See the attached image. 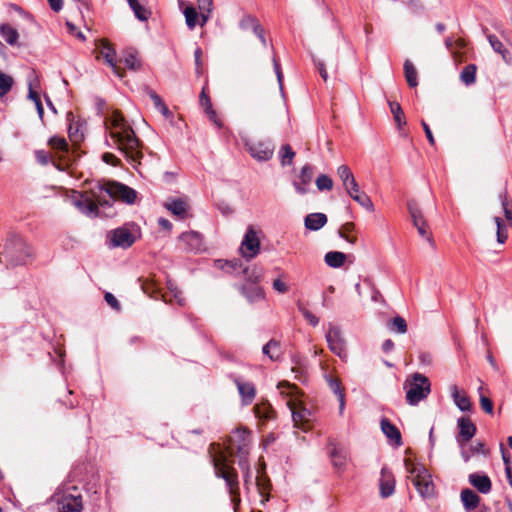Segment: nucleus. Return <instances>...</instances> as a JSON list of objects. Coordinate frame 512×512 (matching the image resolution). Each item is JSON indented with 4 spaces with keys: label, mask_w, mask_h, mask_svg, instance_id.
<instances>
[{
    "label": "nucleus",
    "mask_w": 512,
    "mask_h": 512,
    "mask_svg": "<svg viewBox=\"0 0 512 512\" xmlns=\"http://www.w3.org/2000/svg\"><path fill=\"white\" fill-rule=\"evenodd\" d=\"M382 478L380 480V494L383 498L391 496L395 491V481L391 474L386 472L385 468L381 470Z\"/></svg>",
    "instance_id": "nucleus-26"
},
{
    "label": "nucleus",
    "mask_w": 512,
    "mask_h": 512,
    "mask_svg": "<svg viewBox=\"0 0 512 512\" xmlns=\"http://www.w3.org/2000/svg\"><path fill=\"white\" fill-rule=\"evenodd\" d=\"M314 169L310 164H305L297 180L292 182L295 191L300 195H305L310 191V184L313 179Z\"/></svg>",
    "instance_id": "nucleus-13"
},
{
    "label": "nucleus",
    "mask_w": 512,
    "mask_h": 512,
    "mask_svg": "<svg viewBox=\"0 0 512 512\" xmlns=\"http://www.w3.org/2000/svg\"><path fill=\"white\" fill-rule=\"evenodd\" d=\"M92 192V189L90 190ZM92 198L86 197L82 193L75 192L72 195V204L83 214L88 216H98V206H101L96 197L91 193Z\"/></svg>",
    "instance_id": "nucleus-10"
},
{
    "label": "nucleus",
    "mask_w": 512,
    "mask_h": 512,
    "mask_svg": "<svg viewBox=\"0 0 512 512\" xmlns=\"http://www.w3.org/2000/svg\"><path fill=\"white\" fill-rule=\"evenodd\" d=\"M30 256V248L23 238L15 233H9L4 251L0 255V262L5 263L7 267L24 265Z\"/></svg>",
    "instance_id": "nucleus-3"
},
{
    "label": "nucleus",
    "mask_w": 512,
    "mask_h": 512,
    "mask_svg": "<svg viewBox=\"0 0 512 512\" xmlns=\"http://www.w3.org/2000/svg\"><path fill=\"white\" fill-rule=\"evenodd\" d=\"M259 24V21L254 16L246 15L241 19L239 26L242 30L252 29L253 31L255 26H258Z\"/></svg>",
    "instance_id": "nucleus-50"
},
{
    "label": "nucleus",
    "mask_w": 512,
    "mask_h": 512,
    "mask_svg": "<svg viewBox=\"0 0 512 512\" xmlns=\"http://www.w3.org/2000/svg\"><path fill=\"white\" fill-rule=\"evenodd\" d=\"M124 65L130 70H138L140 62L134 54H128L122 59Z\"/></svg>",
    "instance_id": "nucleus-53"
},
{
    "label": "nucleus",
    "mask_w": 512,
    "mask_h": 512,
    "mask_svg": "<svg viewBox=\"0 0 512 512\" xmlns=\"http://www.w3.org/2000/svg\"><path fill=\"white\" fill-rule=\"evenodd\" d=\"M316 186L320 191H329L333 188V180L326 174H320L316 179Z\"/></svg>",
    "instance_id": "nucleus-48"
},
{
    "label": "nucleus",
    "mask_w": 512,
    "mask_h": 512,
    "mask_svg": "<svg viewBox=\"0 0 512 512\" xmlns=\"http://www.w3.org/2000/svg\"><path fill=\"white\" fill-rule=\"evenodd\" d=\"M352 199L354 201H356L360 206L365 208L366 210L371 211V212L374 211L373 202H372L371 198L365 192L355 194L352 197Z\"/></svg>",
    "instance_id": "nucleus-46"
},
{
    "label": "nucleus",
    "mask_w": 512,
    "mask_h": 512,
    "mask_svg": "<svg viewBox=\"0 0 512 512\" xmlns=\"http://www.w3.org/2000/svg\"><path fill=\"white\" fill-rule=\"evenodd\" d=\"M104 299L107 302V304L110 305L113 309H116V310L120 309L119 301L116 299V297L112 293L106 292Z\"/></svg>",
    "instance_id": "nucleus-62"
},
{
    "label": "nucleus",
    "mask_w": 512,
    "mask_h": 512,
    "mask_svg": "<svg viewBox=\"0 0 512 512\" xmlns=\"http://www.w3.org/2000/svg\"><path fill=\"white\" fill-rule=\"evenodd\" d=\"M256 417L261 420H269L273 418L274 411L269 406H255L254 407Z\"/></svg>",
    "instance_id": "nucleus-49"
},
{
    "label": "nucleus",
    "mask_w": 512,
    "mask_h": 512,
    "mask_svg": "<svg viewBox=\"0 0 512 512\" xmlns=\"http://www.w3.org/2000/svg\"><path fill=\"white\" fill-rule=\"evenodd\" d=\"M327 221V216L324 213H310L304 219V226L307 230L318 231L325 226Z\"/></svg>",
    "instance_id": "nucleus-21"
},
{
    "label": "nucleus",
    "mask_w": 512,
    "mask_h": 512,
    "mask_svg": "<svg viewBox=\"0 0 512 512\" xmlns=\"http://www.w3.org/2000/svg\"><path fill=\"white\" fill-rule=\"evenodd\" d=\"M238 465L244 473V484H247V477L250 475V465L247 457L241 456L238 460Z\"/></svg>",
    "instance_id": "nucleus-56"
},
{
    "label": "nucleus",
    "mask_w": 512,
    "mask_h": 512,
    "mask_svg": "<svg viewBox=\"0 0 512 512\" xmlns=\"http://www.w3.org/2000/svg\"><path fill=\"white\" fill-rule=\"evenodd\" d=\"M241 293L251 304L261 301L265 298L264 291L255 283H248L241 286Z\"/></svg>",
    "instance_id": "nucleus-20"
},
{
    "label": "nucleus",
    "mask_w": 512,
    "mask_h": 512,
    "mask_svg": "<svg viewBox=\"0 0 512 512\" xmlns=\"http://www.w3.org/2000/svg\"><path fill=\"white\" fill-rule=\"evenodd\" d=\"M34 154H35V158L39 164L47 165L49 163L50 157L46 151L36 150Z\"/></svg>",
    "instance_id": "nucleus-60"
},
{
    "label": "nucleus",
    "mask_w": 512,
    "mask_h": 512,
    "mask_svg": "<svg viewBox=\"0 0 512 512\" xmlns=\"http://www.w3.org/2000/svg\"><path fill=\"white\" fill-rule=\"evenodd\" d=\"M469 483L480 493L487 494L491 491L492 483L486 474L472 473L469 475Z\"/></svg>",
    "instance_id": "nucleus-19"
},
{
    "label": "nucleus",
    "mask_w": 512,
    "mask_h": 512,
    "mask_svg": "<svg viewBox=\"0 0 512 512\" xmlns=\"http://www.w3.org/2000/svg\"><path fill=\"white\" fill-rule=\"evenodd\" d=\"M241 255L247 261L255 258L260 252V239L258 232L253 226H248L246 233L242 239L240 248Z\"/></svg>",
    "instance_id": "nucleus-7"
},
{
    "label": "nucleus",
    "mask_w": 512,
    "mask_h": 512,
    "mask_svg": "<svg viewBox=\"0 0 512 512\" xmlns=\"http://www.w3.org/2000/svg\"><path fill=\"white\" fill-rule=\"evenodd\" d=\"M104 124L108 132L106 146L120 151L130 162H137L142 157L140 140L123 115L113 111L105 117Z\"/></svg>",
    "instance_id": "nucleus-1"
},
{
    "label": "nucleus",
    "mask_w": 512,
    "mask_h": 512,
    "mask_svg": "<svg viewBox=\"0 0 512 512\" xmlns=\"http://www.w3.org/2000/svg\"><path fill=\"white\" fill-rule=\"evenodd\" d=\"M0 35L11 46H15L18 43L19 33L9 24H0Z\"/></svg>",
    "instance_id": "nucleus-29"
},
{
    "label": "nucleus",
    "mask_w": 512,
    "mask_h": 512,
    "mask_svg": "<svg viewBox=\"0 0 512 512\" xmlns=\"http://www.w3.org/2000/svg\"><path fill=\"white\" fill-rule=\"evenodd\" d=\"M226 264L233 270L237 271L238 269H241L244 276H247L248 273V267H242V263L240 260H231L227 261Z\"/></svg>",
    "instance_id": "nucleus-61"
},
{
    "label": "nucleus",
    "mask_w": 512,
    "mask_h": 512,
    "mask_svg": "<svg viewBox=\"0 0 512 512\" xmlns=\"http://www.w3.org/2000/svg\"><path fill=\"white\" fill-rule=\"evenodd\" d=\"M164 207L180 219H185L188 215L189 205L184 198H168Z\"/></svg>",
    "instance_id": "nucleus-17"
},
{
    "label": "nucleus",
    "mask_w": 512,
    "mask_h": 512,
    "mask_svg": "<svg viewBox=\"0 0 512 512\" xmlns=\"http://www.w3.org/2000/svg\"><path fill=\"white\" fill-rule=\"evenodd\" d=\"M404 387L407 389L406 401L411 406H416L431 392L429 379L421 373H414L410 380H406Z\"/></svg>",
    "instance_id": "nucleus-5"
},
{
    "label": "nucleus",
    "mask_w": 512,
    "mask_h": 512,
    "mask_svg": "<svg viewBox=\"0 0 512 512\" xmlns=\"http://www.w3.org/2000/svg\"><path fill=\"white\" fill-rule=\"evenodd\" d=\"M383 434L397 446L402 445V438L399 429L392 424L387 418H382L380 422Z\"/></svg>",
    "instance_id": "nucleus-22"
},
{
    "label": "nucleus",
    "mask_w": 512,
    "mask_h": 512,
    "mask_svg": "<svg viewBox=\"0 0 512 512\" xmlns=\"http://www.w3.org/2000/svg\"><path fill=\"white\" fill-rule=\"evenodd\" d=\"M298 310L313 327L319 324V318L307 310L301 303H298Z\"/></svg>",
    "instance_id": "nucleus-52"
},
{
    "label": "nucleus",
    "mask_w": 512,
    "mask_h": 512,
    "mask_svg": "<svg viewBox=\"0 0 512 512\" xmlns=\"http://www.w3.org/2000/svg\"><path fill=\"white\" fill-rule=\"evenodd\" d=\"M404 73H405V78H406L408 85L411 88L416 87L418 85V74H417L415 66L408 59L405 60V62H404Z\"/></svg>",
    "instance_id": "nucleus-36"
},
{
    "label": "nucleus",
    "mask_w": 512,
    "mask_h": 512,
    "mask_svg": "<svg viewBox=\"0 0 512 512\" xmlns=\"http://www.w3.org/2000/svg\"><path fill=\"white\" fill-rule=\"evenodd\" d=\"M407 472L413 477V484L419 494L424 498L432 497L434 494V484L427 469L422 465H413L410 460L404 461Z\"/></svg>",
    "instance_id": "nucleus-6"
},
{
    "label": "nucleus",
    "mask_w": 512,
    "mask_h": 512,
    "mask_svg": "<svg viewBox=\"0 0 512 512\" xmlns=\"http://www.w3.org/2000/svg\"><path fill=\"white\" fill-rule=\"evenodd\" d=\"M212 462L214 465L215 476L225 481L231 500L236 504V502L240 501L239 481L236 470L230 467L227 462V458L223 453H220L219 456L213 457Z\"/></svg>",
    "instance_id": "nucleus-4"
},
{
    "label": "nucleus",
    "mask_w": 512,
    "mask_h": 512,
    "mask_svg": "<svg viewBox=\"0 0 512 512\" xmlns=\"http://www.w3.org/2000/svg\"><path fill=\"white\" fill-rule=\"evenodd\" d=\"M402 2L406 4L408 8L411 10V12L414 14H419L424 9L420 0H402Z\"/></svg>",
    "instance_id": "nucleus-55"
},
{
    "label": "nucleus",
    "mask_w": 512,
    "mask_h": 512,
    "mask_svg": "<svg viewBox=\"0 0 512 512\" xmlns=\"http://www.w3.org/2000/svg\"><path fill=\"white\" fill-rule=\"evenodd\" d=\"M234 434L239 438V444H237V446H236L238 457L239 458L241 456L247 457V455H248L247 442H248V438L250 435L249 431H247L245 429H236L234 431Z\"/></svg>",
    "instance_id": "nucleus-30"
},
{
    "label": "nucleus",
    "mask_w": 512,
    "mask_h": 512,
    "mask_svg": "<svg viewBox=\"0 0 512 512\" xmlns=\"http://www.w3.org/2000/svg\"><path fill=\"white\" fill-rule=\"evenodd\" d=\"M80 127H81V125L79 123H76L75 125L74 124L69 125L68 134L72 141L78 142V141L82 140L83 133L80 132Z\"/></svg>",
    "instance_id": "nucleus-54"
},
{
    "label": "nucleus",
    "mask_w": 512,
    "mask_h": 512,
    "mask_svg": "<svg viewBox=\"0 0 512 512\" xmlns=\"http://www.w3.org/2000/svg\"><path fill=\"white\" fill-rule=\"evenodd\" d=\"M498 199L501 203L505 219L508 225L512 226V203L508 198V194L506 190L501 191L498 194Z\"/></svg>",
    "instance_id": "nucleus-35"
},
{
    "label": "nucleus",
    "mask_w": 512,
    "mask_h": 512,
    "mask_svg": "<svg viewBox=\"0 0 512 512\" xmlns=\"http://www.w3.org/2000/svg\"><path fill=\"white\" fill-rule=\"evenodd\" d=\"M180 240L186 244L191 251H200L202 247V235L196 231L184 232Z\"/></svg>",
    "instance_id": "nucleus-24"
},
{
    "label": "nucleus",
    "mask_w": 512,
    "mask_h": 512,
    "mask_svg": "<svg viewBox=\"0 0 512 512\" xmlns=\"http://www.w3.org/2000/svg\"><path fill=\"white\" fill-rule=\"evenodd\" d=\"M244 145L251 157L260 162L270 160L274 154V145L270 140H246Z\"/></svg>",
    "instance_id": "nucleus-8"
},
{
    "label": "nucleus",
    "mask_w": 512,
    "mask_h": 512,
    "mask_svg": "<svg viewBox=\"0 0 512 512\" xmlns=\"http://www.w3.org/2000/svg\"><path fill=\"white\" fill-rule=\"evenodd\" d=\"M83 502L80 495L67 494L58 500V512H82Z\"/></svg>",
    "instance_id": "nucleus-16"
},
{
    "label": "nucleus",
    "mask_w": 512,
    "mask_h": 512,
    "mask_svg": "<svg viewBox=\"0 0 512 512\" xmlns=\"http://www.w3.org/2000/svg\"><path fill=\"white\" fill-rule=\"evenodd\" d=\"M494 222L497 227V242L503 244L508 238L507 233L504 232L503 220L499 216H495Z\"/></svg>",
    "instance_id": "nucleus-51"
},
{
    "label": "nucleus",
    "mask_w": 512,
    "mask_h": 512,
    "mask_svg": "<svg viewBox=\"0 0 512 512\" xmlns=\"http://www.w3.org/2000/svg\"><path fill=\"white\" fill-rule=\"evenodd\" d=\"M13 78L0 70V97L5 96L13 86Z\"/></svg>",
    "instance_id": "nucleus-44"
},
{
    "label": "nucleus",
    "mask_w": 512,
    "mask_h": 512,
    "mask_svg": "<svg viewBox=\"0 0 512 512\" xmlns=\"http://www.w3.org/2000/svg\"><path fill=\"white\" fill-rule=\"evenodd\" d=\"M480 405H481V408L487 413V414H493V403L492 401L484 396V395H480Z\"/></svg>",
    "instance_id": "nucleus-57"
},
{
    "label": "nucleus",
    "mask_w": 512,
    "mask_h": 512,
    "mask_svg": "<svg viewBox=\"0 0 512 512\" xmlns=\"http://www.w3.org/2000/svg\"><path fill=\"white\" fill-rule=\"evenodd\" d=\"M108 237L110 247H121L123 249L132 246L136 239L133 233L126 227H119L112 230Z\"/></svg>",
    "instance_id": "nucleus-11"
},
{
    "label": "nucleus",
    "mask_w": 512,
    "mask_h": 512,
    "mask_svg": "<svg viewBox=\"0 0 512 512\" xmlns=\"http://www.w3.org/2000/svg\"><path fill=\"white\" fill-rule=\"evenodd\" d=\"M476 71H477V66L475 64L466 65L460 73V80L466 86H470V85L474 84L476 81Z\"/></svg>",
    "instance_id": "nucleus-37"
},
{
    "label": "nucleus",
    "mask_w": 512,
    "mask_h": 512,
    "mask_svg": "<svg viewBox=\"0 0 512 512\" xmlns=\"http://www.w3.org/2000/svg\"><path fill=\"white\" fill-rule=\"evenodd\" d=\"M169 290L171 291V293L173 294V297L175 298V300L177 301V303L180 305V306H183L185 304V299L184 297L182 296V292L181 290H179L175 285L173 284H169Z\"/></svg>",
    "instance_id": "nucleus-58"
},
{
    "label": "nucleus",
    "mask_w": 512,
    "mask_h": 512,
    "mask_svg": "<svg viewBox=\"0 0 512 512\" xmlns=\"http://www.w3.org/2000/svg\"><path fill=\"white\" fill-rule=\"evenodd\" d=\"M324 260L329 267L339 268L344 264L346 254L339 251H330L325 254Z\"/></svg>",
    "instance_id": "nucleus-31"
},
{
    "label": "nucleus",
    "mask_w": 512,
    "mask_h": 512,
    "mask_svg": "<svg viewBox=\"0 0 512 512\" xmlns=\"http://www.w3.org/2000/svg\"><path fill=\"white\" fill-rule=\"evenodd\" d=\"M458 434L456 442L458 446L466 445L476 434L477 427L468 417H460L457 420Z\"/></svg>",
    "instance_id": "nucleus-12"
},
{
    "label": "nucleus",
    "mask_w": 512,
    "mask_h": 512,
    "mask_svg": "<svg viewBox=\"0 0 512 512\" xmlns=\"http://www.w3.org/2000/svg\"><path fill=\"white\" fill-rule=\"evenodd\" d=\"M291 414H292V420L295 425H298L299 423H303L309 420V417L311 416L310 410L307 408L301 407L299 409L290 408Z\"/></svg>",
    "instance_id": "nucleus-42"
},
{
    "label": "nucleus",
    "mask_w": 512,
    "mask_h": 512,
    "mask_svg": "<svg viewBox=\"0 0 512 512\" xmlns=\"http://www.w3.org/2000/svg\"><path fill=\"white\" fill-rule=\"evenodd\" d=\"M324 378L329 388L337 396L339 401V414L342 415L345 409V393L341 386V382L338 378H335L330 374H326Z\"/></svg>",
    "instance_id": "nucleus-18"
},
{
    "label": "nucleus",
    "mask_w": 512,
    "mask_h": 512,
    "mask_svg": "<svg viewBox=\"0 0 512 512\" xmlns=\"http://www.w3.org/2000/svg\"><path fill=\"white\" fill-rule=\"evenodd\" d=\"M279 154H280L282 166H287V165L292 164L293 158L295 156V152L292 150L290 145H288V144L283 145L280 149Z\"/></svg>",
    "instance_id": "nucleus-45"
},
{
    "label": "nucleus",
    "mask_w": 512,
    "mask_h": 512,
    "mask_svg": "<svg viewBox=\"0 0 512 512\" xmlns=\"http://www.w3.org/2000/svg\"><path fill=\"white\" fill-rule=\"evenodd\" d=\"M487 40L494 50V52L501 55L502 59L507 63L510 64L512 62V55L508 49L504 47V44L500 41V39L493 34L487 35Z\"/></svg>",
    "instance_id": "nucleus-25"
},
{
    "label": "nucleus",
    "mask_w": 512,
    "mask_h": 512,
    "mask_svg": "<svg viewBox=\"0 0 512 512\" xmlns=\"http://www.w3.org/2000/svg\"><path fill=\"white\" fill-rule=\"evenodd\" d=\"M92 193L103 207H111L116 198L131 205L137 197V192L133 188L116 181L108 182L106 185L97 184L92 188Z\"/></svg>",
    "instance_id": "nucleus-2"
},
{
    "label": "nucleus",
    "mask_w": 512,
    "mask_h": 512,
    "mask_svg": "<svg viewBox=\"0 0 512 512\" xmlns=\"http://www.w3.org/2000/svg\"><path fill=\"white\" fill-rule=\"evenodd\" d=\"M337 175L342 181L343 187L345 189L351 184H353V187L356 186L355 177L347 165H340L337 169Z\"/></svg>",
    "instance_id": "nucleus-32"
},
{
    "label": "nucleus",
    "mask_w": 512,
    "mask_h": 512,
    "mask_svg": "<svg viewBox=\"0 0 512 512\" xmlns=\"http://www.w3.org/2000/svg\"><path fill=\"white\" fill-rule=\"evenodd\" d=\"M149 95L155 107L161 112V114L165 118H169L172 116V113L168 109L167 105L162 101L161 97L157 93L151 91Z\"/></svg>",
    "instance_id": "nucleus-43"
},
{
    "label": "nucleus",
    "mask_w": 512,
    "mask_h": 512,
    "mask_svg": "<svg viewBox=\"0 0 512 512\" xmlns=\"http://www.w3.org/2000/svg\"><path fill=\"white\" fill-rule=\"evenodd\" d=\"M232 378L235 385L237 386L242 405H250L256 396L255 385L252 382L243 381L240 377L237 376H232Z\"/></svg>",
    "instance_id": "nucleus-14"
},
{
    "label": "nucleus",
    "mask_w": 512,
    "mask_h": 512,
    "mask_svg": "<svg viewBox=\"0 0 512 512\" xmlns=\"http://www.w3.org/2000/svg\"><path fill=\"white\" fill-rule=\"evenodd\" d=\"M326 341L329 349L338 357H347L346 343L342 336L341 329L338 326L329 324V329L326 332Z\"/></svg>",
    "instance_id": "nucleus-9"
},
{
    "label": "nucleus",
    "mask_w": 512,
    "mask_h": 512,
    "mask_svg": "<svg viewBox=\"0 0 512 512\" xmlns=\"http://www.w3.org/2000/svg\"><path fill=\"white\" fill-rule=\"evenodd\" d=\"M102 160L105 163L111 164L113 166H117L119 164V160L117 159V157L114 154L108 152L102 155Z\"/></svg>",
    "instance_id": "nucleus-64"
},
{
    "label": "nucleus",
    "mask_w": 512,
    "mask_h": 512,
    "mask_svg": "<svg viewBox=\"0 0 512 512\" xmlns=\"http://www.w3.org/2000/svg\"><path fill=\"white\" fill-rule=\"evenodd\" d=\"M450 392L454 404L458 407L460 411L467 412L471 410L472 404L470 402L469 397L464 393H460L456 385H452L450 387Z\"/></svg>",
    "instance_id": "nucleus-23"
},
{
    "label": "nucleus",
    "mask_w": 512,
    "mask_h": 512,
    "mask_svg": "<svg viewBox=\"0 0 512 512\" xmlns=\"http://www.w3.org/2000/svg\"><path fill=\"white\" fill-rule=\"evenodd\" d=\"M459 448L461 450V457L465 463H467L475 454L486 455L488 453L484 443L482 442H477L475 445H471L469 448H466V445L459 446Z\"/></svg>",
    "instance_id": "nucleus-28"
},
{
    "label": "nucleus",
    "mask_w": 512,
    "mask_h": 512,
    "mask_svg": "<svg viewBox=\"0 0 512 512\" xmlns=\"http://www.w3.org/2000/svg\"><path fill=\"white\" fill-rule=\"evenodd\" d=\"M101 55L105 61V63L111 67L113 73L119 78L124 77V70L121 69L116 62V51L111 46V44L107 41L102 43Z\"/></svg>",
    "instance_id": "nucleus-15"
},
{
    "label": "nucleus",
    "mask_w": 512,
    "mask_h": 512,
    "mask_svg": "<svg viewBox=\"0 0 512 512\" xmlns=\"http://www.w3.org/2000/svg\"><path fill=\"white\" fill-rule=\"evenodd\" d=\"M272 287L275 291L279 293H286L288 291V286L281 279H275L272 283Z\"/></svg>",
    "instance_id": "nucleus-63"
},
{
    "label": "nucleus",
    "mask_w": 512,
    "mask_h": 512,
    "mask_svg": "<svg viewBox=\"0 0 512 512\" xmlns=\"http://www.w3.org/2000/svg\"><path fill=\"white\" fill-rule=\"evenodd\" d=\"M388 104L398 128L401 129L404 125H406V120L404 118V113L401 105L398 102L394 101H389Z\"/></svg>",
    "instance_id": "nucleus-39"
},
{
    "label": "nucleus",
    "mask_w": 512,
    "mask_h": 512,
    "mask_svg": "<svg viewBox=\"0 0 512 512\" xmlns=\"http://www.w3.org/2000/svg\"><path fill=\"white\" fill-rule=\"evenodd\" d=\"M387 327L390 331L396 332L398 334H405L407 332L406 320L401 316H396L390 320L387 324Z\"/></svg>",
    "instance_id": "nucleus-40"
},
{
    "label": "nucleus",
    "mask_w": 512,
    "mask_h": 512,
    "mask_svg": "<svg viewBox=\"0 0 512 512\" xmlns=\"http://www.w3.org/2000/svg\"><path fill=\"white\" fill-rule=\"evenodd\" d=\"M407 207L414 226H421L426 222L415 200H409Z\"/></svg>",
    "instance_id": "nucleus-34"
},
{
    "label": "nucleus",
    "mask_w": 512,
    "mask_h": 512,
    "mask_svg": "<svg viewBox=\"0 0 512 512\" xmlns=\"http://www.w3.org/2000/svg\"><path fill=\"white\" fill-rule=\"evenodd\" d=\"M49 144L51 145V147L53 149L62 153V155L60 156L61 158H66V157L68 158V162H69L68 165H72L73 162L76 161L75 159H73V160L70 159L69 145L64 138L57 137V136L51 137L49 140Z\"/></svg>",
    "instance_id": "nucleus-27"
},
{
    "label": "nucleus",
    "mask_w": 512,
    "mask_h": 512,
    "mask_svg": "<svg viewBox=\"0 0 512 512\" xmlns=\"http://www.w3.org/2000/svg\"><path fill=\"white\" fill-rule=\"evenodd\" d=\"M130 8L133 10L135 16L140 21H146L150 15V12L141 5L138 0H127Z\"/></svg>",
    "instance_id": "nucleus-41"
},
{
    "label": "nucleus",
    "mask_w": 512,
    "mask_h": 512,
    "mask_svg": "<svg viewBox=\"0 0 512 512\" xmlns=\"http://www.w3.org/2000/svg\"><path fill=\"white\" fill-rule=\"evenodd\" d=\"M184 16L186 20V24L189 29H194L197 24L198 13L196 9L192 6H188L184 10Z\"/></svg>",
    "instance_id": "nucleus-47"
},
{
    "label": "nucleus",
    "mask_w": 512,
    "mask_h": 512,
    "mask_svg": "<svg viewBox=\"0 0 512 512\" xmlns=\"http://www.w3.org/2000/svg\"><path fill=\"white\" fill-rule=\"evenodd\" d=\"M262 353L270 360L277 361L280 358V343L271 339L263 346Z\"/></svg>",
    "instance_id": "nucleus-33"
},
{
    "label": "nucleus",
    "mask_w": 512,
    "mask_h": 512,
    "mask_svg": "<svg viewBox=\"0 0 512 512\" xmlns=\"http://www.w3.org/2000/svg\"><path fill=\"white\" fill-rule=\"evenodd\" d=\"M333 466L338 470H343L347 461V453L344 450L334 448L330 453Z\"/></svg>",
    "instance_id": "nucleus-38"
},
{
    "label": "nucleus",
    "mask_w": 512,
    "mask_h": 512,
    "mask_svg": "<svg viewBox=\"0 0 512 512\" xmlns=\"http://www.w3.org/2000/svg\"><path fill=\"white\" fill-rule=\"evenodd\" d=\"M313 62H314V65L316 66L321 78L324 80V81H327L328 79V73H327V70L325 68V64L323 61L319 60V59H316V58H313Z\"/></svg>",
    "instance_id": "nucleus-59"
}]
</instances>
